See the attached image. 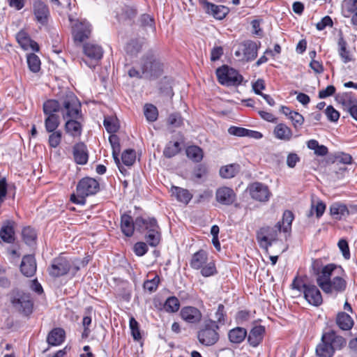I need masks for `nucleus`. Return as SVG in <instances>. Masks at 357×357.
<instances>
[{
  "instance_id": "nucleus-1",
  "label": "nucleus",
  "mask_w": 357,
  "mask_h": 357,
  "mask_svg": "<svg viewBox=\"0 0 357 357\" xmlns=\"http://www.w3.org/2000/svg\"><path fill=\"white\" fill-rule=\"evenodd\" d=\"M81 105L76 96L70 91H66L57 100L50 99L43 103V109L45 115V127L46 131H55L60 124V112L63 119L76 118L79 115Z\"/></svg>"
},
{
  "instance_id": "nucleus-2",
  "label": "nucleus",
  "mask_w": 357,
  "mask_h": 357,
  "mask_svg": "<svg viewBox=\"0 0 357 357\" xmlns=\"http://www.w3.org/2000/svg\"><path fill=\"white\" fill-rule=\"evenodd\" d=\"M319 260H314L312 268L317 275V283L321 290L325 294L335 296L343 293L347 287L344 269L335 264H328L319 268Z\"/></svg>"
},
{
  "instance_id": "nucleus-3",
  "label": "nucleus",
  "mask_w": 357,
  "mask_h": 357,
  "mask_svg": "<svg viewBox=\"0 0 357 357\" xmlns=\"http://www.w3.org/2000/svg\"><path fill=\"white\" fill-rule=\"evenodd\" d=\"M79 268L77 260L73 261L61 254L52 259L47 271L51 277L56 278L68 273L75 276Z\"/></svg>"
},
{
  "instance_id": "nucleus-4",
  "label": "nucleus",
  "mask_w": 357,
  "mask_h": 357,
  "mask_svg": "<svg viewBox=\"0 0 357 357\" xmlns=\"http://www.w3.org/2000/svg\"><path fill=\"white\" fill-rule=\"evenodd\" d=\"M135 225L139 231H146L144 238L149 245L155 247L159 244L160 241V228L154 218L137 217L135 219Z\"/></svg>"
},
{
  "instance_id": "nucleus-5",
  "label": "nucleus",
  "mask_w": 357,
  "mask_h": 357,
  "mask_svg": "<svg viewBox=\"0 0 357 357\" xmlns=\"http://www.w3.org/2000/svg\"><path fill=\"white\" fill-rule=\"evenodd\" d=\"M99 189V183L96 179L89 177L83 178L77 185V195H72L70 201L77 204L84 205L86 202L85 198L95 195Z\"/></svg>"
},
{
  "instance_id": "nucleus-6",
  "label": "nucleus",
  "mask_w": 357,
  "mask_h": 357,
  "mask_svg": "<svg viewBox=\"0 0 357 357\" xmlns=\"http://www.w3.org/2000/svg\"><path fill=\"white\" fill-rule=\"evenodd\" d=\"M219 329V326L214 320L208 319L204 321L197 333L199 342L206 347L215 344L220 339Z\"/></svg>"
},
{
  "instance_id": "nucleus-7",
  "label": "nucleus",
  "mask_w": 357,
  "mask_h": 357,
  "mask_svg": "<svg viewBox=\"0 0 357 357\" xmlns=\"http://www.w3.org/2000/svg\"><path fill=\"white\" fill-rule=\"evenodd\" d=\"M282 231L280 221L274 226H263L257 231V240L259 246L268 250L273 243L278 241V235Z\"/></svg>"
},
{
  "instance_id": "nucleus-8",
  "label": "nucleus",
  "mask_w": 357,
  "mask_h": 357,
  "mask_svg": "<svg viewBox=\"0 0 357 357\" xmlns=\"http://www.w3.org/2000/svg\"><path fill=\"white\" fill-rule=\"evenodd\" d=\"M142 74L144 78L155 79L162 73V65L153 54L142 58L141 64Z\"/></svg>"
},
{
  "instance_id": "nucleus-9",
  "label": "nucleus",
  "mask_w": 357,
  "mask_h": 357,
  "mask_svg": "<svg viewBox=\"0 0 357 357\" xmlns=\"http://www.w3.org/2000/svg\"><path fill=\"white\" fill-rule=\"evenodd\" d=\"M10 301L15 310L29 315L33 310V302L28 294L20 291H13L10 294Z\"/></svg>"
},
{
  "instance_id": "nucleus-10",
  "label": "nucleus",
  "mask_w": 357,
  "mask_h": 357,
  "mask_svg": "<svg viewBox=\"0 0 357 357\" xmlns=\"http://www.w3.org/2000/svg\"><path fill=\"white\" fill-rule=\"evenodd\" d=\"M216 75L218 82L221 84L227 86H238L243 80V76L236 70L227 66L218 68L216 70Z\"/></svg>"
},
{
  "instance_id": "nucleus-11",
  "label": "nucleus",
  "mask_w": 357,
  "mask_h": 357,
  "mask_svg": "<svg viewBox=\"0 0 357 357\" xmlns=\"http://www.w3.org/2000/svg\"><path fill=\"white\" fill-rule=\"evenodd\" d=\"M251 198L260 202H267L272 193L267 185L261 182H254L248 187Z\"/></svg>"
},
{
  "instance_id": "nucleus-12",
  "label": "nucleus",
  "mask_w": 357,
  "mask_h": 357,
  "mask_svg": "<svg viewBox=\"0 0 357 357\" xmlns=\"http://www.w3.org/2000/svg\"><path fill=\"white\" fill-rule=\"evenodd\" d=\"M84 53L91 60L89 62L84 61L86 64L91 68H94L98 61H100L103 55L102 48L96 44L86 43L84 45Z\"/></svg>"
},
{
  "instance_id": "nucleus-13",
  "label": "nucleus",
  "mask_w": 357,
  "mask_h": 357,
  "mask_svg": "<svg viewBox=\"0 0 357 357\" xmlns=\"http://www.w3.org/2000/svg\"><path fill=\"white\" fill-rule=\"evenodd\" d=\"M203 10L208 15L213 16L216 20H222L229 13V8L222 5H215L207 0H199Z\"/></svg>"
},
{
  "instance_id": "nucleus-14",
  "label": "nucleus",
  "mask_w": 357,
  "mask_h": 357,
  "mask_svg": "<svg viewBox=\"0 0 357 357\" xmlns=\"http://www.w3.org/2000/svg\"><path fill=\"white\" fill-rule=\"evenodd\" d=\"M236 195L234 190L229 187H221L215 192L216 201L222 205H231L236 200Z\"/></svg>"
},
{
  "instance_id": "nucleus-15",
  "label": "nucleus",
  "mask_w": 357,
  "mask_h": 357,
  "mask_svg": "<svg viewBox=\"0 0 357 357\" xmlns=\"http://www.w3.org/2000/svg\"><path fill=\"white\" fill-rule=\"evenodd\" d=\"M304 297L310 304L314 306H319L323 302L319 289L312 284L305 286Z\"/></svg>"
},
{
  "instance_id": "nucleus-16",
  "label": "nucleus",
  "mask_w": 357,
  "mask_h": 357,
  "mask_svg": "<svg viewBox=\"0 0 357 357\" xmlns=\"http://www.w3.org/2000/svg\"><path fill=\"white\" fill-rule=\"evenodd\" d=\"M181 317L186 322L197 324L200 321L202 314L199 310L192 306H186L181 309Z\"/></svg>"
},
{
  "instance_id": "nucleus-17",
  "label": "nucleus",
  "mask_w": 357,
  "mask_h": 357,
  "mask_svg": "<svg viewBox=\"0 0 357 357\" xmlns=\"http://www.w3.org/2000/svg\"><path fill=\"white\" fill-rule=\"evenodd\" d=\"M91 25L89 22H81L75 24L73 29L74 40L76 42L82 43L88 38L91 34Z\"/></svg>"
},
{
  "instance_id": "nucleus-18",
  "label": "nucleus",
  "mask_w": 357,
  "mask_h": 357,
  "mask_svg": "<svg viewBox=\"0 0 357 357\" xmlns=\"http://www.w3.org/2000/svg\"><path fill=\"white\" fill-rule=\"evenodd\" d=\"M73 158L78 165H85L88 162L89 153L86 146L83 142L77 143L73 148Z\"/></svg>"
},
{
  "instance_id": "nucleus-19",
  "label": "nucleus",
  "mask_w": 357,
  "mask_h": 357,
  "mask_svg": "<svg viewBox=\"0 0 357 357\" xmlns=\"http://www.w3.org/2000/svg\"><path fill=\"white\" fill-rule=\"evenodd\" d=\"M324 339L330 342L334 351L342 349L347 344L346 340L338 335L334 331L324 333Z\"/></svg>"
},
{
  "instance_id": "nucleus-20",
  "label": "nucleus",
  "mask_w": 357,
  "mask_h": 357,
  "mask_svg": "<svg viewBox=\"0 0 357 357\" xmlns=\"http://www.w3.org/2000/svg\"><path fill=\"white\" fill-rule=\"evenodd\" d=\"M20 271L26 277L33 276L36 271V262L33 255H26L22 258Z\"/></svg>"
},
{
  "instance_id": "nucleus-21",
  "label": "nucleus",
  "mask_w": 357,
  "mask_h": 357,
  "mask_svg": "<svg viewBox=\"0 0 357 357\" xmlns=\"http://www.w3.org/2000/svg\"><path fill=\"white\" fill-rule=\"evenodd\" d=\"M33 9L36 20L44 24L50 14L47 6L41 1H36L33 3Z\"/></svg>"
},
{
  "instance_id": "nucleus-22",
  "label": "nucleus",
  "mask_w": 357,
  "mask_h": 357,
  "mask_svg": "<svg viewBox=\"0 0 357 357\" xmlns=\"http://www.w3.org/2000/svg\"><path fill=\"white\" fill-rule=\"evenodd\" d=\"M15 222L11 220H6L0 230V237L2 241L7 243H13L15 241Z\"/></svg>"
},
{
  "instance_id": "nucleus-23",
  "label": "nucleus",
  "mask_w": 357,
  "mask_h": 357,
  "mask_svg": "<svg viewBox=\"0 0 357 357\" xmlns=\"http://www.w3.org/2000/svg\"><path fill=\"white\" fill-rule=\"evenodd\" d=\"M135 227L137 228L135 221H133L131 215L126 213H124L121 215V229L125 236L128 237L132 236Z\"/></svg>"
},
{
  "instance_id": "nucleus-24",
  "label": "nucleus",
  "mask_w": 357,
  "mask_h": 357,
  "mask_svg": "<svg viewBox=\"0 0 357 357\" xmlns=\"http://www.w3.org/2000/svg\"><path fill=\"white\" fill-rule=\"evenodd\" d=\"M265 333V328L262 326H256L253 327L248 337V341L253 347H257L263 340Z\"/></svg>"
},
{
  "instance_id": "nucleus-25",
  "label": "nucleus",
  "mask_w": 357,
  "mask_h": 357,
  "mask_svg": "<svg viewBox=\"0 0 357 357\" xmlns=\"http://www.w3.org/2000/svg\"><path fill=\"white\" fill-rule=\"evenodd\" d=\"M80 112L79 109V115L76 118H67V121L65 124V129L67 133L73 136L77 137L79 136L82 133V126L79 122H78V119L80 118Z\"/></svg>"
},
{
  "instance_id": "nucleus-26",
  "label": "nucleus",
  "mask_w": 357,
  "mask_h": 357,
  "mask_svg": "<svg viewBox=\"0 0 357 357\" xmlns=\"http://www.w3.org/2000/svg\"><path fill=\"white\" fill-rule=\"evenodd\" d=\"M273 135L275 138L284 142L289 141L293 136L291 129L282 123L275 126L273 130Z\"/></svg>"
},
{
  "instance_id": "nucleus-27",
  "label": "nucleus",
  "mask_w": 357,
  "mask_h": 357,
  "mask_svg": "<svg viewBox=\"0 0 357 357\" xmlns=\"http://www.w3.org/2000/svg\"><path fill=\"white\" fill-rule=\"evenodd\" d=\"M349 210L345 204L335 202L330 206V214L333 219L340 220L349 215Z\"/></svg>"
},
{
  "instance_id": "nucleus-28",
  "label": "nucleus",
  "mask_w": 357,
  "mask_h": 357,
  "mask_svg": "<svg viewBox=\"0 0 357 357\" xmlns=\"http://www.w3.org/2000/svg\"><path fill=\"white\" fill-rule=\"evenodd\" d=\"M170 192L172 196L174 197L177 201L188 204L192 198V195L187 189L177 186H172Z\"/></svg>"
},
{
  "instance_id": "nucleus-29",
  "label": "nucleus",
  "mask_w": 357,
  "mask_h": 357,
  "mask_svg": "<svg viewBox=\"0 0 357 357\" xmlns=\"http://www.w3.org/2000/svg\"><path fill=\"white\" fill-rule=\"evenodd\" d=\"M208 261V254L204 250L196 252L191 258L190 265L193 269L199 270Z\"/></svg>"
},
{
  "instance_id": "nucleus-30",
  "label": "nucleus",
  "mask_w": 357,
  "mask_h": 357,
  "mask_svg": "<svg viewBox=\"0 0 357 357\" xmlns=\"http://www.w3.org/2000/svg\"><path fill=\"white\" fill-rule=\"evenodd\" d=\"M65 339V331L61 328L52 330L47 335V341L52 346L61 344Z\"/></svg>"
},
{
  "instance_id": "nucleus-31",
  "label": "nucleus",
  "mask_w": 357,
  "mask_h": 357,
  "mask_svg": "<svg viewBox=\"0 0 357 357\" xmlns=\"http://www.w3.org/2000/svg\"><path fill=\"white\" fill-rule=\"evenodd\" d=\"M316 354L319 357H333L334 356L335 352L330 342L324 339V334L321 336V342L316 347Z\"/></svg>"
},
{
  "instance_id": "nucleus-32",
  "label": "nucleus",
  "mask_w": 357,
  "mask_h": 357,
  "mask_svg": "<svg viewBox=\"0 0 357 357\" xmlns=\"http://www.w3.org/2000/svg\"><path fill=\"white\" fill-rule=\"evenodd\" d=\"M247 336V331L242 327H236L228 333L229 341L234 344H240L244 341Z\"/></svg>"
},
{
  "instance_id": "nucleus-33",
  "label": "nucleus",
  "mask_w": 357,
  "mask_h": 357,
  "mask_svg": "<svg viewBox=\"0 0 357 357\" xmlns=\"http://www.w3.org/2000/svg\"><path fill=\"white\" fill-rule=\"evenodd\" d=\"M336 323L344 331L350 330L354 326L352 318L346 312H339L337 316Z\"/></svg>"
},
{
  "instance_id": "nucleus-34",
  "label": "nucleus",
  "mask_w": 357,
  "mask_h": 357,
  "mask_svg": "<svg viewBox=\"0 0 357 357\" xmlns=\"http://www.w3.org/2000/svg\"><path fill=\"white\" fill-rule=\"evenodd\" d=\"M16 39L23 49L26 50L29 46H31L33 50H38L37 43L31 41L26 32L23 31L18 32L16 35Z\"/></svg>"
},
{
  "instance_id": "nucleus-35",
  "label": "nucleus",
  "mask_w": 357,
  "mask_h": 357,
  "mask_svg": "<svg viewBox=\"0 0 357 357\" xmlns=\"http://www.w3.org/2000/svg\"><path fill=\"white\" fill-rule=\"evenodd\" d=\"M243 54L246 61H251L257 56V45L253 41H247L243 45Z\"/></svg>"
},
{
  "instance_id": "nucleus-36",
  "label": "nucleus",
  "mask_w": 357,
  "mask_h": 357,
  "mask_svg": "<svg viewBox=\"0 0 357 357\" xmlns=\"http://www.w3.org/2000/svg\"><path fill=\"white\" fill-rule=\"evenodd\" d=\"M240 171V166L238 164H230L222 167L220 169V175L224 178L234 177Z\"/></svg>"
},
{
  "instance_id": "nucleus-37",
  "label": "nucleus",
  "mask_w": 357,
  "mask_h": 357,
  "mask_svg": "<svg viewBox=\"0 0 357 357\" xmlns=\"http://www.w3.org/2000/svg\"><path fill=\"white\" fill-rule=\"evenodd\" d=\"M338 53L343 63H347L352 60L349 51L347 49V43L342 37L338 40Z\"/></svg>"
},
{
  "instance_id": "nucleus-38",
  "label": "nucleus",
  "mask_w": 357,
  "mask_h": 357,
  "mask_svg": "<svg viewBox=\"0 0 357 357\" xmlns=\"http://www.w3.org/2000/svg\"><path fill=\"white\" fill-rule=\"evenodd\" d=\"M307 146L311 150H314L315 155L319 156H325L328 154V148L324 145H319L316 139H310L307 142Z\"/></svg>"
},
{
  "instance_id": "nucleus-39",
  "label": "nucleus",
  "mask_w": 357,
  "mask_h": 357,
  "mask_svg": "<svg viewBox=\"0 0 357 357\" xmlns=\"http://www.w3.org/2000/svg\"><path fill=\"white\" fill-rule=\"evenodd\" d=\"M186 155L188 158L196 162L201 161L203 158L202 149L197 146H188L186 149Z\"/></svg>"
},
{
  "instance_id": "nucleus-40",
  "label": "nucleus",
  "mask_w": 357,
  "mask_h": 357,
  "mask_svg": "<svg viewBox=\"0 0 357 357\" xmlns=\"http://www.w3.org/2000/svg\"><path fill=\"white\" fill-rule=\"evenodd\" d=\"M294 214L290 211H285L283 213L282 220L280 222L282 231L287 233L291 231V224L294 220Z\"/></svg>"
},
{
  "instance_id": "nucleus-41",
  "label": "nucleus",
  "mask_w": 357,
  "mask_h": 357,
  "mask_svg": "<svg viewBox=\"0 0 357 357\" xmlns=\"http://www.w3.org/2000/svg\"><path fill=\"white\" fill-rule=\"evenodd\" d=\"M180 143L178 142H169L163 151V155L168 158H172L180 151Z\"/></svg>"
},
{
  "instance_id": "nucleus-42",
  "label": "nucleus",
  "mask_w": 357,
  "mask_h": 357,
  "mask_svg": "<svg viewBox=\"0 0 357 357\" xmlns=\"http://www.w3.org/2000/svg\"><path fill=\"white\" fill-rule=\"evenodd\" d=\"M179 307L180 302L176 296L169 297L164 304V309L167 312H176Z\"/></svg>"
},
{
  "instance_id": "nucleus-43",
  "label": "nucleus",
  "mask_w": 357,
  "mask_h": 357,
  "mask_svg": "<svg viewBox=\"0 0 357 357\" xmlns=\"http://www.w3.org/2000/svg\"><path fill=\"white\" fill-rule=\"evenodd\" d=\"M326 210V204L320 200L312 202L311 205V209L309 212L308 216H312L314 213H316V216L319 218L324 214Z\"/></svg>"
},
{
  "instance_id": "nucleus-44",
  "label": "nucleus",
  "mask_w": 357,
  "mask_h": 357,
  "mask_svg": "<svg viewBox=\"0 0 357 357\" xmlns=\"http://www.w3.org/2000/svg\"><path fill=\"white\" fill-rule=\"evenodd\" d=\"M103 125L109 133H115L119 128L117 119L112 116L105 117Z\"/></svg>"
},
{
  "instance_id": "nucleus-45",
  "label": "nucleus",
  "mask_w": 357,
  "mask_h": 357,
  "mask_svg": "<svg viewBox=\"0 0 357 357\" xmlns=\"http://www.w3.org/2000/svg\"><path fill=\"white\" fill-rule=\"evenodd\" d=\"M142 47V41L138 40H132L126 45V51L127 54L136 55L141 51Z\"/></svg>"
},
{
  "instance_id": "nucleus-46",
  "label": "nucleus",
  "mask_w": 357,
  "mask_h": 357,
  "mask_svg": "<svg viewBox=\"0 0 357 357\" xmlns=\"http://www.w3.org/2000/svg\"><path fill=\"white\" fill-rule=\"evenodd\" d=\"M24 241L27 245H32L36 238V233L31 227H24L22 232Z\"/></svg>"
},
{
  "instance_id": "nucleus-47",
  "label": "nucleus",
  "mask_w": 357,
  "mask_h": 357,
  "mask_svg": "<svg viewBox=\"0 0 357 357\" xmlns=\"http://www.w3.org/2000/svg\"><path fill=\"white\" fill-rule=\"evenodd\" d=\"M136 159V153L133 149H127L123 152L121 160L126 166H131L134 164Z\"/></svg>"
},
{
  "instance_id": "nucleus-48",
  "label": "nucleus",
  "mask_w": 357,
  "mask_h": 357,
  "mask_svg": "<svg viewBox=\"0 0 357 357\" xmlns=\"http://www.w3.org/2000/svg\"><path fill=\"white\" fill-rule=\"evenodd\" d=\"M27 63L30 70L33 73H37L40 69V61L35 54L28 55Z\"/></svg>"
},
{
  "instance_id": "nucleus-49",
  "label": "nucleus",
  "mask_w": 357,
  "mask_h": 357,
  "mask_svg": "<svg viewBox=\"0 0 357 357\" xmlns=\"http://www.w3.org/2000/svg\"><path fill=\"white\" fill-rule=\"evenodd\" d=\"M144 115L149 121H155L158 118V109L153 105H146L144 107Z\"/></svg>"
},
{
  "instance_id": "nucleus-50",
  "label": "nucleus",
  "mask_w": 357,
  "mask_h": 357,
  "mask_svg": "<svg viewBox=\"0 0 357 357\" xmlns=\"http://www.w3.org/2000/svg\"><path fill=\"white\" fill-rule=\"evenodd\" d=\"M129 326L131 335L135 340H139L142 337L139 324L134 317H131L129 321Z\"/></svg>"
},
{
  "instance_id": "nucleus-51",
  "label": "nucleus",
  "mask_w": 357,
  "mask_h": 357,
  "mask_svg": "<svg viewBox=\"0 0 357 357\" xmlns=\"http://www.w3.org/2000/svg\"><path fill=\"white\" fill-rule=\"evenodd\" d=\"M201 274L204 277H210L216 273L215 264L212 261L206 262L201 268Z\"/></svg>"
},
{
  "instance_id": "nucleus-52",
  "label": "nucleus",
  "mask_w": 357,
  "mask_h": 357,
  "mask_svg": "<svg viewBox=\"0 0 357 357\" xmlns=\"http://www.w3.org/2000/svg\"><path fill=\"white\" fill-rule=\"evenodd\" d=\"M296 130L299 129L304 123V117L297 112L291 113L289 119Z\"/></svg>"
},
{
  "instance_id": "nucleus-53",
  "label": "nucleus",
  "mask_w": 357,
  "mask_h": 357,
  "mask_svg": "<svg viewBox=\"0 0 357 357\" xmlns=\"http://www.w3.org/2000/svg\"><path fill=\"white\" fill-rule=\"evenodd\" d=\"M160 278L158 275L155 276L152 280H149L144 282V288L149 292L155 291L158 286Z\"/></svg>"
},
{
  "instance_id": "nucleus-54",
  "label": "nucleus",
  "mask_w": 357,
  "mask_h": 357,
  "mask_svg": "<svg viewBox=\"0 0 357 357\" xmlns=\"http://www.w3.org/2000/svg\"><path fill=\"white\" fill-rule=\"evenodd\" d=\"M335 159L336 162L344 165H351L353 162L352 156L349 153L343 152L337 153L335 156Z\"/></svg>"
},
{
  "instance_id": "nucleus-55",
  "label": "nucleus",
  "mask_w": 357,
  "mask_h": 357,
  "mask_svg": "<svg viewBox=\"0 0 357 357\" xmlns=\"http://www.w3.org/2000/svg\"><path fill=\"white\" fill-rule=\"evenodd\" d=\"M49 136V144L51 147H57L61 141V131H54Z\"/></svg>"
},
{
  "instance_id": "nucleus-56",
  "label": "nucleus",
  "mask_w": 357,
  "mask_h": 357,
  "mask_svg": "<svg viewBox=\"0 0 357 357\" xmlns=\"http://www.w3.org/2000/svg\"><path fill=\"white\" fill-rule=\"evenodd\" d=\"M215 317L216 319L215 321L217 324L218 323L225 324L226 312L225 311V306L222 304L218 305L217 311L215 314Z\"/></svg>"
},
{
  "instance_id": "nucleus-57",
  "label": "nucleus",
  "mask_w": 357,
  "mask_h": 357,
  "mask_svg": "<svg viewBox=\"0 0 357 357\" xmlns=\"http://www.w3.org/2000/svg\"><path fill=\"white\" fill-rule=\"evenodd\" d=\"M168 123L174 128H178L183 124V119L179 114H172L168 118Z\"/></svg>"
},
{
  "instance_id": "nucleus-58",
  "label": "nucleus",
  "mask_w": 357,
  "mask_h": 357,
  "mask_svg": "<svg viewBox=\"0 0 357 357\" xmlns=\"http://www.w3.org/2000/svg\"><path fill=\"white\" fill-rule=\"evenodd\" d=\"M134 252L136 255L142 257L148 251V247L146 243L137 242L134 245Z\"/></svg>"
},
{
  "instance_id": "nucleus-59",
  "label": "nucleus",
  "mask_w": 357,
  "mask_h": 357,
  "mask_svg": "<svg viewBox=\"0 0 357 357\" xmlns=\"http://www.w3.org/2000/svg\"><path fill=\"white\" fill-rule=\"evenodd\" d=\"M326 115L331 121H337L339 119L340 114L332 106H328L326 109Z\"/></svg>"
},
{
  "instance_id": "nucleus-60",
  "label": "nucleus",
  "mask_w": 357,
  "mask_h": 357,
  "mask_svg": "<svg viewBox=\"0 0 357 357\" xmlns=\"http://www.w3.org/2000/svg\"><path fill=\"white\" fill-rule=\"evenodd\" d=\"M337 245L341 250L344 257L346 259H349L350 258V252L347 241L344 239H341L339 241Z\"/></svg>"
},
{
  "instance_id": "nucleus-61",
  "label": "nucleus",
  "mask_w": 357,
  "mask_h": 357,
  "mask_svg": "<svg viewBox=\"0 0 357 357\" xmlns=\"http://www.w3.org/2000/svg\"><path fill=\"white\" fill-rule=\"evenodd\" d=\"M228 132L229 134L233 135L243 137L248 135L250 130L243 128L231 126L229 128Z\"/></svg>"
},
{
  "instance_id": "nucleus-62",
  "label": "nucleus",
  "mask_w": 357,
  "mask_h": 357,
  "mask_svg": "<svg viewBox=\"0 0 357 357\" xmlns=\"http://www.w3.org/2000/svg\"><path fill=\"white\" fill-rule=\"evenodd\" d=\"M140 22L142 26L144 27H150L153 30H155L154 20L149 15H142L140 18Z\"/></svg>"
},
{
  "instance_id": "nucleus-63",
  "label": "nucleus",
  "mask_w": 357,
  "mask_h": 357,
  "mask_svg": "<svg viewBox=\"0 0 357 357\" xmlns=\"http://www.w3.org/2000/svg\"><path fill=\"white\" fill-rule=\"evenodd\" d=\"M91 324V318L89 316H85L82 319V326L84 327V331L82 333V337L86 338L89 337L91 331L89 328V325Z\"/></svg>"
},
{
  "instance_id": "nucleus-64",
  "label": "nucleus",
  "mask_w": 357,
  "mask_h": 357,
  "mask_svg": "<svg viewBox=\"0 0 357 357\" xmlns=\"http://www.w3.org/2000/svg\"><path fill=\"white\" fill-rule=\"evenodd\" d=\"M333 21L329 16H325L321 20L317 23L316 27L318 30H324L326 26H332Z\"/></svg>"
}]
</instances>
